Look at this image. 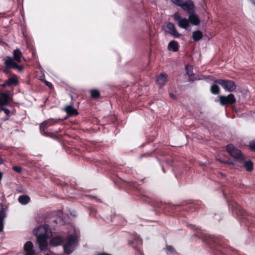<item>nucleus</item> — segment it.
I'll list each match as a JSON object with an SVG mask.
<instances>
[{
  "instance_id": "obj_1",
  "label": "nucleus",
  "mask_w": 255,
  "mask_h": 255,
  "mask_svg": "<svg viewBox=\"0 0 255 255\" xmlns=\"http://www.w3.org/2000/svg\"><path fill=\"white\" fill-rule=\"evenodd\" d=\"M33 234L36 237V243L41 251H46L48 249V239L51 236V232L48 226H39L33 230Z\"/></svg>"
},
{
  "instance_id": "obj_2",
  "label": "nucleus",
  "mask_w": 255,
  "mask_h": 255,
  "mask_svg": "<svg viewBox=\"0 0 255 255\" xmlns=\"http://www.w3.org/2000/svg\"><path fill=\"white\" fill-rule=\"evenodd\" d=\"M226 149L229 155L235 161L239 163H243L244 162L245 159V156L241 151L235 147L234 145L231 144L228 145Z\"/></svg>"
},
{
  "instance_id": "obj_3",
  "label": "nucleus",
  "mask_w": 255,
  "mask_h": 255,
  "mask_svg": "<svg viewBox=\"0 0 255 255\" xmlns=\"http://www.w3.org/2000/svg\"><path fill=\"white\" fill-rule=\"evenodd\" d=\"M77 242V237L75 235L67 237L63 245L65 253L67 254L71 253L75 250Z\"/></svg>"
},
{
  "instance_id": "obj_4",
  "label": "nucleus",
  "mask_w": 255,
  "mask_h": 255,
  "mask_svg": "<svg viewBox=\"0 0 255 255\" xmlns=\"http://www.w3.org/2000/svg\"><path fill=\"white\" fill-rule=\"evenodd\" d=\"M176 5L181 7L188 13H192L194 10V4L191 0H171Z\"/></svg>"
},
{
  "instance_id": "obj_5",
  "label": "nucleus",
  "mask_w": 255,
  "mask_h": 255,
  "mask_svg": "<svg viewBox=\"0 0 255 255\" xmlns=\"http://www.w3.org/2000/svg\"><path fill=\"white\" fill-rule=\"evenodd\" d=\"M215 82L221 85L225 91L230 92L234 91L237 87L235 82L232 80L217 79Z\"/></svg>"
},
{
  "instance_id": "obj_6",
  "label": "nucleus",
  "mask_w": 255,
  "mask_h": 255,
  "mask_svg": "<svg viewBox=\"0 0 255 255\" xmlns=\"http://www.w3.org/2000/svg\"><path fill=\"white\" fill-rule=\"evenodd\" d=\"M173 17L179 27L186 30L188 29L190 26V22L188 19L182 17L178 12H175Z\"/></svg>"
},
{
  "instance_id": "obj_7",
  "label": "nucleus",
  "mask_w": 255,
  "mask_h": 255,
  "mask_svg": "<svg viewBox=\"0 0 255 255\" xmlns=\"http://www.w3.org/2000/svg\"><path fill=\"white\" fill-rule=\"evenodd\" d=\"M165 31L174 38H178L181 36L177 31L174 24L171 22H168L165 26Z\"/></svg>"
},
{
  "instance_id": "obj_8",
  "label": "nucleus",
  "mask_w": 255,
  "mask_h": 255,
  "mask_svg": "<svg viewBox=\"0 0 255 255\" xmlns=\"http://www.w3.org/2000/svg\"><path fill=\"white\" fill-rule=\"evenodd\" d=\"M219 101L221 105H230L234 104L236 101V98L233 94H230L227 96H220Z\"/></svg>"
},
{
  "instance_id": "obj_9",
  "label": "nucleus",
  "mask_w": 255,
  "mask_h": 255,
  "mask_svg": "<svg viewBox=\"0 0 255 255\" xmlns=\"http://www.w3.org/2000/svg\"><path fill=\"white\" fill-rule=\"evenodd\" d=\"M4 64L7 67L16 69L18 71L21 72L23 70V67L18 65L17 63L13 61L10 57H7L5 60Z\"/></svg>"
},
{
  "instance_id": "obj_10",
  "label": "nucleus",
  "mask_w": 255,
  "mask_h": 255,
  "mask_svg": "<svg viewBox=\"0 0 255 255\" xmlns=\"http://www.w3.org/2000/svg\"><path fill=\"white\" fill-rule=\"evenodd\" d=\"M16 63H20L22 59L25 60V58L22 56V53L18 49H16L13 51V57H11Z\"/></svg>"
},
{
  "instance_id": "obj_11",
  "label": "nucleus",
  "mask_w": 255,
  "mask_h": 255,
  "mask_svg": "<svg viewBox=\"0 0 255 255\" xmlns=\"http://www.w3.org/2000/svg\"><path fill=\"white\" fill-rule=\"evenodd\" d=\"M11 99V95L9 93H0V105L7 104Z\"/></svg>"
},
{
  "instance_id": "obj_12",
  "label": "nucleus",
  "mask_w": 255,
  "mask_h": 255,
  "mask_svg": "<svg viewBox=\"0 0 255 255\" xmlns=\"http://www.w3.org/2000/svg\"><path fill=\"white\" fill-rule=\"evenodd\" d=\"M33 244L30 241L27 242L24 246V250L26 252L25 255H34V251L33 249Z\"/></svg>"
},
{
  "instance_id": "obj_13",
  "label": "nucleus",
  "mask_w": 255,
  "mask_h": 255,
  "mask_svg": "<svg viewBox=\"0 0 255 255\" xmlns=\"http://www.w3.org/2000/svg\"><path fill=\"white\" fill-rule=\"evenodd\" d=\"M167 81V75L165 73H161L157 77L156 82L160 87L163 86Z\"/></svg>"
},
{
  "instance_id": "obj_14",
  "label": "nucleus",
  "mask_w": 255,
  "mask_h": 255,
  "mask_svg": "<svg viewBox=\"0 0 255 255\" xmlns=\"http://www.w3.org/2000/svg\"><path fill=\"white\" fill-rule=\"evenodd\" d=\"M63 242V239L60 236H56L52 238L50 241L49 244L51 246L56 247L60 245Z\"/></svg>"
},
{
  "instance_id": "obj_15",
  "label": "nucleus",
  "mask_w": 255,
  "mask_h": 255,
  "mask_svg": "<svg viewBox=\"0 0 255 255\" xmlns=\"http://www.w3.org/2000/svg\"><path fill=\"white\" fill-rule=\"evenodd\" d=\"M65 111L69 116H75L78 114L77 110L72 106H67L64 108Z\"/></svg>"
},
{
  "instance_id": "obj_16",
  "label": "nucleus",
  "mask_w": 255,
  "mask_h": 255,
  "mask_svg": "<svg viewBox=\"0 0 255 255\" xmlns=\"http://www.w3.org/2000/svg\"><path fill=\"white\" fill-rule=\"evenodd\" d=\"M190 23L191 22L193 25H198L200 23V20L197 15L192 14L189 15L188 18Z\"/></svg>"
},
{
  "instance_id": "obj_17",
  "label": "nucleus",
  "mask_w": 255,
  "mask_h": 255,
  "mask_svg": "<svg viewBox=\"0 0 255 255\" xmlns=\"http://www.w3.org/2000/svg\"><path fill=\"white\" fill-rule=\"evenodd\" d=\"M18 84L17 78L15 75H13L6 81V84L9 86L12 85H16Z\"/></svg>"
},
{
  "instance_id": "obj_18",
  "label": "nucleus",
  "mask_w": 255,
  "mask_h": 255,
  "mask_svg": "<svg viewBox=\"0 0 255 255\" xmlns=\"http://www.w3.org/2000/svg\"><path fill=\"white\" fill-rule=\"evenodd\" d=\"M203 37V34L200 31H196L193 32L192 37L194 41H198L201 39Z\"/></svg>"
},
{
  "instance_id": "obj_19",
  "label": "nucleus",
  "mask_w": 255,
  "mask_h": 255,
  "mask_svg": "<svg viewBox=\"0 0 255 255\" xmlns=\"http://www.w3.org/2000/svg\"><path fill=\"white\" fill-rule=\"evenodd\" d=\"M178 47V44L175 41H172L168 44V49L169 50H173V51H177Z\"/></svg>"
},
{
  "instance_id": "obj_20",
  "label": "nucleus",
  "mask_w": 255,
  "mask_h": 255,
  "mask_svg": "<svg viewBox=\"0 0 255 255\" xmlns=\"http://www.w3.org/2000/svg\"><path fill=\"white\" fill-rule=\"evenodd\" d=\"M186 70L187 74L188 75L190 79L191 80H194V77H193L194 74L192 71V70H193L192 66H191L190 65H187L186 66Z\"/></svg>"
},
{
  "instance_id": "obj_21",
  "label": "nucleus",
  "mask_w": 255,
  "mask_h": 255,
  "mask_svg": "<svg viewBox=\"0 0 255 255\" xmlns=\"http://www.w3.org/2000/svg\"><path fill=\"white\" fill-rule=\"evenodd\" d=\"M30 201V198L28 196H20L18 198V201L22 204H26Z\"/></svg>"
},
{
  "instance_id": "obj_22",
  "label": "nucleus",
  "mask_w": 255,
  "mask_h": 255,
  "mask_svg": "<svg viewBox=\"0 0 255 255\" xmlns=\"http://www.w3.org/2000/svg\"><path fill=\"white\" fill-rule=\"evenodd\" d=\"M245 164V167L248 171H251L253 168V163L251 161H245L243 163Z\"/></svg>"
},
{
  "instance_id": "obj_23",
  "label": "nucleus",
  "mask_w": 255,
  "mask_h": 255,
  "mask_svg": "<svg viewBox=\"0 0 255 255\" xmlns=\"http://www.w3.org/2000/svg\"><path fill=\"white\" fill-rule=\"evenodd\" d=\"M220 89L219 87L216 84H213L211 87V92L212 94L216 95L220 93Z\"/></svg>"
},
{
  "instance_id": "obj_24",
  "label": "nucleus",
  "mask_w": 255,
  "mask_h": 255,
  "mask_svg": "<svg viewBox=\"0 0 255 255\" xmlns=\"http://www.w3.org/2000/svg\"><path fill=\"white\" fill-rule=\"evenodd\" d=\"M5 217V214L3 211H0V232L2 230L3 228V221Z\"/></svg>"
},
{
  "instance_id": "obj_25",
  "label": "nucleus",
  "mask_w": 255,
  "mask_h": 255,
  "mask_svg": "<svg viewBox=\"0 0 255 255\" xmlns=\"http://www.w3.org/2000/svg\"><path fill=\"white\" fill-rule=\"evenodd\" d=\"M52 122V120L51 119H49V120H47L46 121H45L44 122H43L40 126V129L41 131H44V129L48 127V126L47 125L48 124V123H49V122Z\"/></svg>"
},
{
  "instance_id": "obj_26",
  "label": "nucleus",
  "mask_w": 255,
  "mask_h": 255,
  "mask_svg": "<svg viewBox=\"0 0 255 255\" xmlns=\"http://www.w3.org/2000/svg\"><path fill=\"white\" fill-rule=\"evenodd\" d=\"M91 95L92 97L96 98L100 96V93L98 91L93 90L91 91Z\"/></svg>"
},
{
  "instance_id": "obj_27",
  "label": "nucleus",
  "mask_w": 255,
  "mask_h": 255,
  "mask_svg": "<svg viewBox=\"0 0 255 255\" xmlns=\"http://www.w3.org/2000/svg\"><path fill=\"white\" fill-rule=\"evenodd\" d=\"M13 169L16 172L20 173L22 171V168L20 166H14L12 167Z\"/></svg>"
},
{
  "instance_id": "obj_28",
  "label": "nucleus",
  "mask_w": 255,
  "mask_h": 255,
  "mask_svg": "<svg viewBox=\"0 0 255 255\" xmlns=\"http://www.w3.org/2000/svg\"><path fill=\"white\" fill-rule=\"evenodd\" d=\"M250 147L252 150L255 151V141L250 142Z\"/></svg>"
},
{
  "instance_id": "obj_29",
  "label": "nucleus",
  "mask_w": 255,
  "mask_h": 255,
  "mask_svg": "<svg viewBox=\"0 0 255 255\" xmlns=\"http://www.w3.org/2000/svg\"><path fill=\"white\" fill-rule=\"evenodd\" d=\"M166 249L168 253H172L173 252V249L171 246L167 247Z\"/></svg>"
},
{
  "instance_id": "obj_30",
  "label": "nucleus",
  "mask_w": 255,
  "mask_h": 255,
  "mask_svg": "<svg viewBox=\"0 0 255 255\" xmlns=\"http://www.w3.org/2000/svg\"><path fill=\"white\" fill-rule=\"evenodd\" d=\"M44 82H45V84H46L47 86H48L49 87H50V88H51L52 87V84L51 83H50V82H47V81H44Z\"/></svg>"
},
{
  "instance_id": "obj_31",
  "label": "nucleus",
  "mask_w": 255,
  "mask_h": 255,
  "mask_svg": "<svg viewBox=\"0 0 255 255\" xmlns=\"http://www.w3.org/2000/svg\"><path fill=\"white\" fill-rule=\"evenodd\" d=\"M1 109H2V110H3L4 112V113L6 115H8L9 114V111L8 109L4 108H2Z\"/></svg>"
},
{
  "instance_id": "obj_32",
  "label": "nucleus",
  "mask_w": 255,
  "mask_h": 255,
  "mask_svg": "<svg viewBox=\"0 0 255 255\" xmlns=\"http://www.w3.org/2000/svg\"><path fill=\"white\" fill-rule=\"evenodd\" d=\"M225 163L228 164L229 165H235V163L233 162H232V161H226V162H225Z\"/></svg>"
},
{
  "instance_id": "obj_33",
  "label": "nucleus",
  "mask_w": 255,
  "mask_h": 255,
  "mask_svg": "<svg viewBox=\"0 0 255 255\" xmlns=\"http://www.w3.org/2000/svg\"><path fill=\"white\" fill-rule=\"evenodd\" d=\"M56 123V122L53 120H52V122H49V123H48V124L47 125L48 126H51V125H53L54 124H55Z\"/></svg>"
},
{
  "instance_id": "obj_34",
  "label": "nucleus",
  "mask_w": 255,
  "mask_h": 255,
  "mask_svg": "<svg viewBox=\"0 0 255 255\" xmlns=\"http://www.w3.org/2000/svg\"><path fill=\"white\" fill-rule=\"evenodd\" d=\"M1 86H3V87H5V86H8V84H6V81L2 84L1 85Z\"/></svg>"
},
{
  "instance_id": "obj_35",
  "label": "nucleus",
  "mask_w": 255,
  "mask_h": 255,
  "mask_svg": "<svg viewBox=\"0 0 255 255\" xmlns=\"http://www.w3.org/2000/svg\"><path fill=\"white\" fill-rule=\"evenodd\" d=\"M97 255H111L110 254H105V253H102V254H98Z\"/></svg>"
},
{
  "instance_id": "obj_36",
  "label": "nucleus",
  "mask_w": 255,
  "mask_h": 255,
  "mask_svg": "<svg viewBox=\"0 0 255 255\" xmlns=\"http://www.w3.org/2000/svg\"><path fill=\"white\" fill-rule=\"evenodd\" d=\"M219 161L220 162L224 163H225V162H226V161H223V160H219Z\"/></svg>"
},
{
  "instance_id": "obj_37",
  "label": "nucleus",
  "mask_w": 255,
  "mask_h": 255,
  "mask_svg": "<svg viewBox=\"0 0 255 255\" xmlns=\"http://www.w3.org/2000/svg\"><path fill=\"white\" fill-rule=\"evenodd\" d=\"M2 173L1 172H0V180H1V178H2Z\"/></svg>"
},
{
  "instance_id": "obj_38",
  "label": "nucleus",
  "mask_w": 255,
  "mask_h": 255,
  "mask_svg": "<svg viewBox=\"0 0 255 255\" xmlns=\"http://www.w3.org/2000/svg\"><path fill=\"white\" fill-rule=\"evenodd\" d=\"M252 2L255 4V0H251Z\"/></svg>"
}]
</instances>
